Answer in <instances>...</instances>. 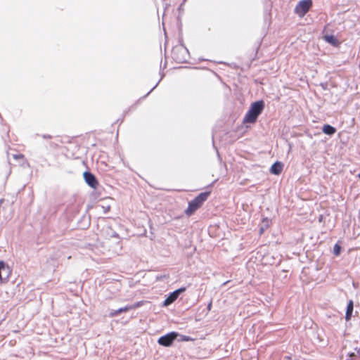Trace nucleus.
<instances>
[{"label":"nucleus","instance_id":"6","mask_svg":"<svg viewBox=\"0 0 360 360\" xmlns=\"http://www.w3.org/2000/svg\"><path fill=\"white\" fill-rule=\"evenodd\" d=\"M11 270L4 261H0V281H7L11 275Z\"/></svg>","mask_w":360,"mask_h":360},{"label":"nucleus","instance_id":"5","mask_svg":"<svg viewBox=\"0 0 360 360\" xmlns=\"http://www.w3.org/2000/svg\"><path fill=\"white\" fill-rule=\"evenodd\" d=\"M186 290L185 287L180 288L172 292L164 301V306H169L172 304L179 296V295Z\"/></svg>","mask_w":360,"mask_h":360},{"label":"nucleus","instance_id":"24","mask_svg":"<svg viewBox=\"0 0 360 360\" xmlns=\"http://www.w3.org/2000/svg\"><path fill=\"white\" fill-rule=\"evenodd\" d=\"M141 305L140 302H137L136 304L134 305H132L133 307H134V309L139 307Z\"/></svg>","mask_w":360,"mask_h":360},{"label":"nucleus","instance_id":"7","mask_svg":"<svg viewBox=\"0 0 360 360\" xmlns=\"http://www.w3.org/2000/svg\"><path fill=\"white\" fill-rule=\"evenodd\" d=\"M84 178L86 183L93 188H96L98 185V181L95 176L89 172H84Z\"/></svg>","mask_w":360,"mask_h":360},{"label":"nucleus","instance_id":"22","mask_svg":"<svg viewBox=\"0 0 360 360\" xmlns=\"http://www.w3.org/2000/svg\"><path fill=\"white\" fill-rule=\"evenodd\" d=\"M264 226H261V228H260V229H259V234H260V235H261V234H262V233H264Z\"/></svg>","mask_w":360,"mask_h":360},{"label":"nucleus","instance_id":"2","mask_svg":"<svg viewBox=\"0 0 360 360\" xmlns=\"http://www.w3.org/2000/svg\"><path fill=\"white\" fill-rule=\"evenodd\" d=\"M210 194V192H203L200 193L196 198L192 200L189 203L186 213L187 215H191L193 214L207 199Z\"/></svg>","mask_w":360,"mask_h":360},{"label":"nucleus","instance_id":"16","mask_svg":"<svg viewBox=\"0 0 360 360\" xmlns=\"http://www.w3.org/2000/svg\"><path fill=\"white\" fill-rule=\"evenodd\" d=\"M219 226H208V233L211 236H213V233L214 232L216 231V229L217 228H219Z\"/></svg>","mask_w":360,"mask_h":360},{"label":"nucleus","instance_id":"8","mask_svg":"<svg viewBox=\"0 0 360 360\" xmlns=\"http://www.w3.org/2000/svg\"><path fill=\"white\" fill-rule=\"evenodd\" d=\"M134 309V307L133 306H126V307H121L117 310H112L110 314H109V316L110 317H114V316H116L117 315H119L120 314L122 313V312H126V311H128L130 309Z\"/></svg>","mask_w":360,"mask_h":360},{"label":"nucleus","instance_id":"12","mask_svg":"<svg viewBox=\"0 0 360 360\" xmlns=\"http://www.w3.org/2000/svg\"><path fill=\"white\" fill-rule=\"evenodd\" d=\"M324 39L334 46H337L339 44L338 40L334 35H326L324 36Z\"/></svg>","mask_w":360,"mask_h":360},{"label":"nucleus","instance_id":"19","mask_svg":"<svg viewBox=\"0 0 360 360\" xmlns=\"http://www.w3.org/2000/svg\"><path fill=\"white\" fill-rule=\"evenodd\" d=\"M167 278H169V275H165V274L157 276L158 280H161V279Z\"/></svg>","mask_w":360,"mask_h":360},{"label":"nucleus","instance_id":"18","mask_svg":"<svg viewBox=\"0 0 360 360\" xmlns=\"http://www.w3.org/2000/svg\"><path fill=\"white\" fill-rule=\"evenodd\" d=\"M13 158L15 160L22 159L24 158V155L22 154L13 155Z\"/></svg>","mask_w":360,"mask_h":360},{"label":"nucleus","instance_id":"25","mask_svg":"<svg viewBox=\"0 0 360 360\" xmlns=\"http://www.w3.org/2000/svg\"><path fill=\"white\" fill-rule=\"evenodd\" d=\"M43 137L44 139H51V136L50 135H44Z\"/></svg>","mask_w":360,"mask_h":360},{"label":"nucleus","instance_id":"4","mask_svg":"<svg viewBox=\"0 0 360 360\" xmlns=\"http://www.w3.org/2000/svg\"><path fill=\"white\" fill-rule=\"evenodd\" d=\"M311 0H302L295 7V12L300 16H303L309 10L311 6Z\"/></svg>","mask_w":360,"mask_h":360},{"label":"nucleus","instance_id":"20","mask_svg":"<svg viewBox=\"0 0 360 360\" xmlns=\"http://www.w3.org/2000/svg\"><path fill=\"white\" fill-rule=\"evenodd\" d=\"M212 301H210L209 302V304H207V311H210L211 310V309H212Z\"/></svg>","mask_w":360,"mask_h":360},{"label":"nucleus","instance_id":"3","mask_svg":"<svg viewBox=\"0 0 360 360\" xmlns=\"http://www.w3.org/2000/svg\"><path fill=\"white\" fill-rule=\"evenodd\" d=\"M178 333L176 332H171L165 335L161 336L158 342L162 346L169 347L172 345L174 340L176 338Z\"/></svg>","mask_w":360,"mask_h":360},{"label":"nucleus","instance_id":"10","mask_svg":"<svg viewBox=\"0 0 360 360\" xmlns=\"http://www.w3.org/2000/svg\"><path fill=\"white\" fill-rule=\"evenodd\" d=\"M353 309H354L353 301L350 300L347 304V309H346L345 319L347 321H349L351 319V317L352 316Z\"/></svg>","mask_w":360,"mask_h":360},{"label":"nucleus","instance_id":"23","mask_svg":"<svg viewBox=\"0 0 360 360\" xmlns=\"http://www.w3.org/2000/svg\"><path fill=\"white\" fill-rule=\"evenodd\" d=\"M160 82V81L155 85V86L146 95V96H147L155 88L157 87L158 83Z\"/></svg>","mask_w":360,"mask_h":360},{"label":"nucleus","instance_id":"15","mask_svg":"<svg viewBox=\"0 0 360 360\" xmlns=\"http://www.w3.org/2000/svg\"><path fill=\"white\" fill-rule=\"evenodd\" d=\"M340 252H341V246L338 243L335 244V245L333 247V254L335 256H338L340 254Z\"/></svg>","mask_w":360,"mask_h":360},{"label":"nucleus","instance_id":"11","mask_svg":"<svg viewBox=\"0 0 360 360\" xmlns=\"http://www.w3.org/2000/svg\"><path fill=\"white\" fill-rule=\"evenodd\" d=\"M322 131L327 135H333L336 132V129L330 124H324L322 127Z\"/></svg>","mask_w":360,"mask_h":360},{"label":"nucleus","instance_id":"21","mask_svg":"<svg viewBox=\"0 0 360 360\" xmlns=\"http://www.w3.org/2000/svg\"><path fill=\"white\" fill-rule=\"evenodd\" d=\"M176 60H178L179 62H183L186 60L185 58L182 57V58H175Z\"/></svg>","mask_w":360,"mask_h":360},{"label":"nucleus","instance_id":"1","mask_svg":"<svg viewBox=\"0 0 360 360\" xmlns=\"http://www.w3.org/2000/svg\"><path fill=\"white\" fill-rule=\"evenodd\" d=\"M264 108L263 101H257L252 103L248 112L243 118L244 123H254Z\"/></svg>","mask_w":360,"mask_h":360},{"label":"nucleus","instance_id":"9","mask_svg":"<svg viewBox=\"0 0 360 360\" xmlns=\"http://www.w3.org/2000/svg\"><path fill=\"white\" fill-rule=\"evenodd\" d=\"M283 169V165L280 162H276L271 167L270 171L274 174H279Z\"/></svg>","mask_w":360,"mask_h":360},{"label":"nucleus","instance_id":"17","mask_svg":"<svg viewBox=\"0 0 360 360\" xmlns=\"http://www.w3.org/2000/svg\"><path fill=\"white\" fill-rule=\"evenodd\" d=\"M175 51H178V52H180V53H186V52H188L187 49H185V48H183V47L176 48V49L173 51V53H174V54L175 53Z\"/></svg>","mask_w":360,"mask_h":360},{"label":"nucleus","instance_id":"14","mask_svg":"<svg viewBox=\"0 0 360 360\" xmlns=\"http://www.w3.org/2000/svg\"><path fill=\"white\" fill-rule=\"evenodd\" d=\"M132 228H137L139 229L138 231H134L133 235H136L138 236H146V231L144 229L145 226H131Z\"/></svg>","mask_w":360,"mask_h":360},{"label":"nucleus","instance_id":"13","mask_svg":"<svg viewBox=\"0 0 360 360\" xmlns=\"http://www.w3.org/2000/svg\"><path fill=\"white\" fill-rule=\"evenodd\" d=\"M346 360H360V349H355L354 352L349 354Z\"/></svg>","mask_w":360,"mask_h":360}]
</instances>
